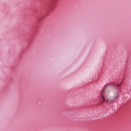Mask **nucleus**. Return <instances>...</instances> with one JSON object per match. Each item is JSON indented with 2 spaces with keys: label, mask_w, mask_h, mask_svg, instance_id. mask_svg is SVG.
Segmentation results:
<instances>
[{
  "label": "nucleus",
  "mask_w": 131,
  "mask_h": 131,
  "mask_svg": "<svg viewBox=\"0 0 131 131\" xmlns=\"http://www.w3.org/2000/svg\"><path fill=\"white\" fill-rule=\"evenodd\" d=\"M111 85L110 84H107L105 85V86L103 88L102 91V95H106L108 96L110 95V93L111 92V88L110 87Z\"/></svg>",
  "instance_id": "nucleus-1"
},
{
  "label": "nucleus",
  "mask_w": 131,
  "mask_h": 131,
  "mask_svg": "<svg viewBox=\"0 0 131 131\" xmlns=\"http://www.w3.org/2000/svg\"><path fill=\"white\" fill-rule=\"evenodd\" d=\"M117 90H116V93H117Z\"/></svg>",
  "instance_id": "nucleus-3"
},
{
  "label": "nucleus",
  "mask_w": 131,
  "mask_h": 131,
  "mask_svg": "<svg viewBox=\"0 0 131 131\" xmlns=\"http://www.w3.org/2000/svg\"><path fill=\"white\" fill-rule=\"evenodd\" d=\"M118 96H119V95H117V96H115V98H114V99L111 98L110 99H106V100H105V98H104L103 97H102V99L103 100V101H105V102H106V103H111L112 102H114V101H115V99L118 98Z\"/></svg>",
  "instance_id": "nucleus-2"
}]
</instances>
